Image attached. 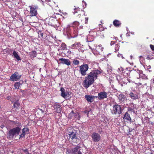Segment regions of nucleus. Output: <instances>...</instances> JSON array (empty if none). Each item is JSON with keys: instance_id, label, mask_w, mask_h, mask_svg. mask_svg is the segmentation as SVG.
I'll return each mask as SVG.
<instances>
[{"instance_id": "33", "label": "nucleus", "mask_w": 154, "mask_h": 154, "mask_svg": "<svg viewBox=\"0 0 154 154\" xmlns=\"http://www.w3.org/2000/svg\"><path fill=\"white\" fill-rule=\"evenodd\" d=\"M72 63L75 65H78L79 63V61L77 60L74 59L72 61Z\"/></svg>"}, {"instance_id": "10", "label": "nucleus", "mask_w": 154, "mask_h": 154, "mask_svg": "<svg viewBox=\"0 0 154 154\" xmlns=\"http://www.w3.org/2000/svg\"><path fill=\"white\" fill-rule=\"evenodd\" d=\"M60 91H61V96L64 98H65L66 97H69V96L70 95V93H71L69 91H68L67 90H65L64 88L63 87L60 88Z\"/></svg>"}, {"instance_id": "24", "label": "nucleus", "mask_w": 154, "mask_h": 154, "mask_svg": "<svg viewBox=\"0 0 154 154\" xmlns=\"http://www.w3.org/2000/svg\"><path fill=\"white\" fill-rule=\"evenodd\" d=\"M92 40L91 41H89L88 42H89L88 43V45L89 48L91 49H94V47H95L94 46L95 44L94 42H93V41L94 40V38H92Z\"/></svg>"}, {"instance_id": "5", "label": "nucleus", "mask_w": 154, "mask_h": 154, "mask_svg": "<svg viewBox=\"0 0 154 154\" xmlns=\"http://www.w3.org/2000/svg\"><path fill=\"white\" fill-rule=\"evenodd\" d=\"M80 145H77L76 147L71 149L68 152L69 154H82Z\"/></svg>"}, {"instance_id": "42", "label": "nucleus", "mask_w": 154, "mask_h": 154, "mask_svg": "<svg viewBox=\"0 0 154 154\" xmlns=\"http://www.w3.org/2000/svg\"><path fill=\"white\" fill-rule=\"evenodd\" d=\"M63 17L66 18L68 16V14L67 13L65 12L63 13Z\"/></svg>"}, {"instance_id": "59", "label": "nucleus", "mask_w": 154, "mask_h": 154, "mask_svg": "<svg viewBox=\"0 0 154 154\" xmlns=\"http://www.w3.org/2000/svg\"><path fill=\"white\" fill-rule=\"evenodd\" d=\"M128 69L127 68H126V70L127 69V70L128 71Z\"/></svg>"}, {"instance_id": "27", "label": "nucleus", "mask_w": 154, "mask_h": 154, "mask_svg": "<svg viewBox=\"0 0 154 154\" xmlns=\"http://www.w3.org/2000/svg\"><path fill=\"white\" fill-rule=\"evenodd\" d=\"M20 106V104L18 100H17L14 102L13 106V108H16V109H18Z\"/></svg>"}, {"instance_id": "28", "label": "nucleus", "mask_w": 154, "mask_h": 154, "mask_svg": "<svg viewBox=\"0 0 154 154\" xmlns=\"http://www.w3.org/2000/svg\"><path fill=\"white\" fill-rule=\"evenodd\" d=\"M13 54L15 58L18 60H21V58L20 56L18 55L17 52H16L15 51H14L13 53Z\"/></svg>"}, {"instance_id": "46", "label": "nucleus", "mask_w": 154, "mask_h": 154, "mask_svg": "<svg viewBox=\"0 0 154 154\" xmlns=\"http://www.w3.org/2000/svg\"><path fill=\"white\" fill-rule=\"evenodd\" d=\"M148 70L149 71V72H151V66L150 65H149L148 67Z\"/></svg>"}, {"instance_id": "2", "label": "nucleus", "mask_w": 154, "mask_h": 154, "mask_svg": "<svg viewBox=\"0 0 154 154\" xmlns=\"http://www.w3.org/2000/svg\"><path fill=\"white\" fill-rule=\"evenodd\" d=\"M67 136L68 140H71L72 143L74 145H75L80 142L79 139L77 138L76 135L77 132L74 129V127H70L67 129Z\"/></svg>"}, {"instance_id": "32", "label": "nucleus", "mask_w": 154, "mask_h": 154, "mask_svg": "<svg viewBox=\"0 0 154 154\" xmlns=\"http://www.w3.org/2000/svg\"><path fill=\"white\" fill-rule=\"evenodd\" d=\"M20 85V82H16L14 85V87L15 89H18L19 88Z\"/></svg>"}, {"instance_id": "11", "label": "nucleus", "mask_w": 154, "mask_h": 154, "mask_svg": "<svg viewBox=\"0 0 154 154\" xmlns=\"http://www.w3.org/2000/svg\"><path fill=\"white\" fill-rule=\"evenodd\" d=\"M30 16H36L37 14V10L38 8L35 6H30Z\"/></svg>"}, {"instance_id": "30", "label": "nucleus", "mask_w": 154, "mask_h": 154, "mask_svg": "<svg viewBox=\"0 0 154 154\" xmlns=\"http://www.w3.org/2000/svg\"><path fill=\"white\" fill-rule=\"evenodd\" d=\"M79 46V44L78 42H75L74 44L72 45L71 46V48L72 49H74L77 48Z\"/></svg>"}, {"instance_id": "41", "label": "nucleus", "mask_w": 154, "mask_h": 154, "mask_svg": "<svg viewBox=\"0 0 154 154\" xmlns=\"http://www.w3.org/2000/svg\"><path fill=\"white\" fill-rule=\"evenodd\" d=\"M23 131H25V132H26V133H27V134L28 133L29 131V129L27 128H24L23 129Z\"/></svg>"}, {"instance_id": "7", "label": "nucleus", "mask_w": 154, "mask_h": 154, "mask_svg": "<svg viewBox=\"0 0 154 154\" xmlns=\"http://www.w3.org/2000/svg\"><path fill=\"white\" fill-rule=\"evenodd\" d=\"M134 74L137 79L141 78L146 80L148 79L147 76L145 74H143V71L142 70H140L138 71V72L135 71Z\"/></svg>"}, {"instance_id": "17", "label": "nucleus", "mask_w": 154, "mask_h": 154, "mask_svg": "<svg viewBox=\"0 0 154 154\" xmlns=\"http://www.w3.org/2000/svg\"><path fill=\"white\" fill-rule=\"evenodd\" d=\"M129 95V97L133 100H136L139 98L138 95L135 92L131 91Z\"/></svg>"}, {"instance_id": "12", "label": "nucleus", "mask_w": 154, "mask_h": 154, "mask_svg": "<svg viewBox=\"0 0 154 154\" xmlns=\"http://www.w3.org/2000/svg\"><path fill=\"white\" fill-rule=\"evenodd\" d=\"M108 93L105 91H102L99 93L98 94V96L97 97L98 99L101 100L105 98H106L107 97Z\"/></svg>"}, {"instance_id": "23", "label": "nucleus", "mask_w": 154, "mask_h": 154, "mask_svg": "<svg viewBox=\"0 0 154 154\" xmlns=\"http://www.w3.org/2000/svg\"><path fill=\"white\" fill-rule=\"evenodd\" d=\"M103 48L102 47L101 45H100L96 47L95 50L97 53L100 54V53L103 51Z\"/></svg>"}, {"instance_id": "53", "label": "nucleus", "mask_w": 154, "mask_h": 154, "mask_svg": "<svg viewBox=\"0 0 154 154\" xmlns=\"http://www.w3.org/2000/svg\"><path fill=\"white\" fill-rule=\"evenodd\" d=\"M1 127L2 128H3L4 127V125H1Z\"/></svg>"}, {"instance_id": "47", "label": "nucleus", "mask_w": 154, "mask_h": 154, "mask_svg": "<svg viewBox=\"0 0 154 154\" xmlns=\"http://www.w3.org/2000/svg\"><path fill=\"white\" fill-rule=\"evenodd\" d=\"M117 56L119 57H122V58L123 57V55H122V54H118V55H117Z\"/></svg>"}, {"instance_id": "21", "label": "nucleus", "mask_w": 154, "mask_h": 154, "mask_svg": "<svg viewBox=\"0 0 154 154\" xmlns=\"http://www.w3.org/2000/svg\"><path fill=\"white\" fill-rule=\"evenodd\" d=\"M123 119L124 120H126V122L128 121L130 122H131V119L130 114L127 112L125 113Z\"/></svg>"}, {"instance_id": "8", "label": "nucleus", "mask_w": 154, "mask_h": 154, "mask_svg": "<svg viewBox=\"0 0 154 154\" xmlns=\"http://www.w3.org/2000/svg\"><path fill=\"white\" fill-rule=\"evenodd\" d=\"M70 27L67 29V32L70 35L72 38H74L77 37L78 35V29L77 27L74 28L71 32H69V29Z\"/></svg>"}, {"instance_id": "3", "label": "nucleus", "mask_w": 154, "mask_h": 154, "mask_svg": "<svg viewBox=\"0 0 154 154\" xmlns=\"http://www.w3.org/2000/svg\"><path fill=\"white\" fill-rule=\"evenodd\" d=\"M21 129L19 127H16L10 129L7 134L8 138L12 139L18 136L20 132Z\"/></svg>"}, {"instance_id": "18", "label": "nucleus", "mask_w": 154, "mask_h": 154, "mask_svg": "<svg viewBox=\"0 0 154 154\" xmlns=\"http://www.w3.org/2000/svg\"><path fill=\"white\" fill-rule=\"evenodd\" d=\"M54 108L56 110V112L60 113L61 111L62 107L61 106L57 103H55L54 105Z\"/></svg>"}, {"instance_id": "29", "label": "nucleus", "mask_w": 154, "mask_h": 154, "mask_svg": "<svg viewBox=\"0 0 154 154\" xmlns=\"http://www.w3.org/2000/svg\"><path fill=\"white\" fill-rule=\"evenodd\" d=\"M82 11L79 8H77L74 9L73 14H75L76 13H80L82 12Z\"/></svg>"}, {"instance_id": "37", "label": "nucleus", "mask_w": 154, "mask_h": 154, "mask_svg": "<svg viewBox=\"0 0 154 154\" xmlns=\"http://www.w3.org/2000/svg\"><path fill=\"white\" fill-rule=\"evenodd\" d=\"M62 49L63 50H66V44L64 43H62L61 44Z\"/></svg>"}, {"instance_id": "54", "label": "nucleus", "mask_w": 154, "mask_h": 154, "mask_svg": "<svg viewBox=\"0 0 154 154\" xmlns=\"http://www.w3.org/2000/svg\"><path fill=\"white\" fill-rule=\"evenodd\" d=\"M51 0H45V1H48V2H50L51 1Z\"/></svg>"}, {"instance_id": "19", "label": "nucleus", "mask_w": 154, "mask_h": 154, "mask_svg": "<svg viewBox=\"0 0 154 154\" xmlns=\"http://www.w3.org/2000/svg\"><path fill=\"white\" fill-rule=\"evenodd\" d=\"M59 61H61V63L63 64H65L67 66H69L71 64V62L68 59H66L63 58L59 60Z\"/></svg>"}, {"instance_id": "35", "label": "nucleus", "mask_w": 154, "mask_h": 154, "mask_svg": "<svg viewBox=\"0 0 154 154\" xmlns=\"http://www.w3.org/2000/svg\"><path fill=\"white\" fill-rule=\"evenodd\" d=\"M119 48V45L118 44H116L115 46V49L116 51H118Z\"/></svg>"}, {"instance_id": "55", "label": "nucleus", "mask_w": 154, "mask_h": 154, "mask_svg": "<svg viewBox=\"0 0 154 154\" xmlns=\"http://www.w3.org/2000/svg\"><path fill=\"white\" fill-rule=\"evenodd\" d=\"M142 57H143L141 56H140V58H142Z\"/></svg>"}, {"instance_id": "34", "label": "nucleus", "mask_w": 154, "mask_h": 154, "mask_svg": "<svg viewBox=\"0 0 154 154\" xmlns=\"http://www.w3.org/2000/svg\"><path fill=\"white\" fill-rule=\"evenodd\" d=\"M79 24V22L77 21H74L73 24L72 25L73 26H78Z\"/></svg>"}, {"instance_id": "43", "label": "nucleus", "mask_w": 154, "mask_h": 154, "mask_svg": "<svg viewBox=\"0 0 154 154\" xmlns=\"http://www.w3.org/2000/svg\"><path fill=\"white\" fill-rule=\"evenodd\" d=\"M25 135L22 133L20 135V138H22L24 137Z\"/></svg>"}, {"instance_id": "45", "label": "nucleus", "mask_w": 154, "mask_h": 154, "mask_svg": "<svg viewBox=\"0 0 154 154\" xmlns=\"http://www.w3.org/2000/svg\"><path fill=\"white\" fill-rule=\"evenodd\" d=\"M153 58L152 57H150L149 56V55H147L146 57V59L148 60H151Z\"/></svg>"}, {"instance_id": "40", "label": "nucleus", "mask_w": 154, "mask_h": 154, "mask_svg": "<svg viewBox=\"0 0 154 154\" xmlns=\"http://www.w3.org/2000/svg\"><path fill=\"white\" fill-rule=\"evenodd\" d=\"M89 112H90V111L86 110L82 112L83 113H84L85 114H86L87 116H88Z\"/></svg>"}, {"instance_id": "38", "label": "nucleus", "mask_w": 154, "mask_h": 154, "mask_svg": "<svg viewBox=\"0 0 154 154\" xmlns=\"http://www.w3.org/2000/svg\"><path fill=\"white\" fill-rule=\"evenodd\" d=\"M4 51L6 53L9 54L11 51V49L9 48H6L4 50Z\"/></svg>"}, {"instance_id": "6", "label": "nucleus", "mask_w": 154, "mask_h": 154, "mask_svg": "<svg viewBox=\"0 0 154 154\" xmlns=\"http://www.w3.org/2000/svg\"><path fill=\"white\" fill-rule=\"evenodd\" d=\"M89 68L88 65L86 64H83L79 67V72L82 76H85L86 74V72Z\"/></svg>"}, {"instance_id": "60", "label": "nucleus", "mask_w": 154, "mask_h": 154, "mask_svg": "<svg viewBox=\"0 0 154 154\" xmlns=\"http://www.w3.org/2000/svg\"><path fill=\"white\" fill-rule=\"evenodd\" d=\"M153 108H154V106L153 107Z\"/></svg>"}, {"instance_id": "39", "label": "nucleus", "mask_w": 154, "mask_h": 154, "mask_svg": "<svg viewBox=\"0 0 154 154\" xmlns=\"http://www.w3.org/2000/svg\"><path fill=\"white\" fill-rule=\"evenodd\" d=\"M154 87V79H151V80L150 87Z\"/></svg>"}, {"instance_id": "25", "label": "nucleus", "mask_w": 154, "mask_h": 154, "mask_svg": "<svg viewBox=\"0 0 154 154\" xmlns=\"http://www.w3.org/2000/svg\"><path fill=\"white\" fill-rule=\"evenodd\" d=\"M113 23L114 26L117 27L121 26L122 24L119 21L117 20H114L113 22Z\"/></svg>"}, {"instance_id": "13", "label": "nucleus", "mask_w": 154, "mask_h": 154, "mask_svg": "<svg viewBox=\"0 0 154 154\" xmlns=\"http://www.w3.org/2000/svg\"><path fill=\"white\" fill-rule=\"evenodd\" d=\"M68 116V118L69 119H78L79 118V115L77 112H74L73 111H72L69 114Z\"/></svg>"}, {"instance_id": "51", "label": "nucleus", "mask_w": 154, "mask_h": 154, "mask_svg": "<svg viewBox=\"0 0 154 154\" xmlns=\"http://www.w3.org/2000/svg\"><path fill=\"white\" fill-rule=\"evenodd\" d=\"M142 85V83H140V82H139L137 83V85L138 86H140V85Z\"/></svg>"}, {"instance_id": "31", "label": "nucleus", "mask_w": 154, "mask_h": 154, "mask_svg": "<svg viewBox=\"0 0 154 154\" xmlns=\"http://www.w3.org/2000/svg\"><path fill=\"white\" fill-rule=\"evenodd\" d=\"M77 19L79 20L82 21V19H84V17L83 15H82L81 13H79L77 17Z\"/></svg>"}, {"instance_id": "15", "label": "nucleus", "mask_w": 154, "mask_h": 154, "mask_svg": "<svg viewBox=\"0 0 154 154\" xmlns=\"http://www.w3.org/2000/svg\"><path fill=\"white\" fill-rule=\"evenodd\" d=\"M49 23L50 25L54 27H55L57 26L58 22L55 19L50 18L49 21Z\"/></svg>"}, {"instance_id": "9", "label": "nucleus", "mask_w": 154, "mask_h": 154, "mask_svg": "<svg viewBox=\"0 0 154 154\" xmlns=\"http://www.w3.org/2000/svg\"><path fill=\"white\" fill-rule=\"evenodd\" d=\"M91 136L92 140L94 142H98L101 139V136L100 134L97 132H94Z\"/></svg>"}, {"instance_id": "48", "label": "nucleus", "mask_w": 154, "mask_h": 154, "mask_svg": "<svg viewBox=\"0 0 154 154\" xmlns=\"http://www.w3.org/2000/svg\"><path fill=\"white\" fill-rule=\"evenodd\" d=\"M115 43V42L113 41H112L110 43V45H112Z\"/></svg>"}, {"instance_id": "1", "label": "nucleus", "mask_w": 154, "mask_h": 154, "mask_svg": "<svg viewBox=\"0 0 154 154\" xmlns=\"http://www.w3.org/2000/svg\"><path fill=\"white\" fill-rule=\"evenodd\" d=\"M102 70H92L85 77V79L83 81V85L86 89L88 88L93 84L94 80L97 79L98 75H99L102 72Z\"/></svg>"}, {"instance_id": "16", "label": "nucleus", "mask_w": 154, "mask_h": 154, "mask_svg": "<svg viewBox=\"0 0 154 154\" xmlns=\"http://www.w3.org/2000/svg\"><path fill=\"white\" fill-rule=\"evenodd\" d=\"M119 102L120 103H124L127 100V98L123 94H120L118 96Z\"/></svg>"}, {"instance_id": "58", "label": "nucleus", "mask_w": 154, "mask_h": 154, "mask_svg": "<svg viewBox=\"0 0 154 154\" xmlns=\"http://www.w3.org/2000/svg\"><path fill=\"white\" fill-rule=\"evenodd\" d=\"M99 26L100 27V26H102V25H101V24H100V25H99Z\"/></svg>"}, {"instance_id": "22", "label": "nucleus", "mask_w": 154, "mask_h": 154, "mask_svg": "<svg viewBox=\"0 0 154 154\" xmlns=\"http://www.w3.org/2000/svg\"><path fill=\"white\" fill-rule=\"evenodd\" d=\"M135 108V105L133 103H130L128 108V112H134V109Z\"/></svg>"}, {"instance_id": "52", "label": "nucleus", "mask_w": 154, "mask_h": 154, "mask_svg": "<svg viewBox=\"0 0 154 154\" xmlns=\"http://www.w3.org/2000/svg\"><path fill=\"white\" fill-rule=\"evenodd\" d=\"M127 81L128 82H131V80L127 78Z\"/></svg>"}, {"instance_id": "44", "label": "nucleus", "mask_w": 154, "mask_h": 154, "mask_svg": "<svg viewBox=\"0 0 154 154\" xmlns=\"http://www.w3.org/2000/svg\"><path fill=\"white\" fill-rule=\"evenodd\" d=\"M85 24H87L88 23V17H86L85 18Z\"/></svg>"}, {"instance_id": "26", "label": "nucleus", "mask_w": 154, "mask_h": 154, "mask_svg": "<svg viewBox=\"0 0 154 154\" xmlns=\"http://www.w3.org/2000/svg\"><path fill=\"white\" fill-rule=\"evenodd\" d=\"M29 54L31 58H33L36 57L37 53L35 51H32L29 52Z\"/></svg>"}, {"instance_id": "56", "label": "nucleus", "mask_w": 154, "mask_h": 154, "mask_svg": "<svg viewBox=\"0 0 154 154\" xmlns=\"http://www.w3.org/2000/svg\"><path fill=\"white\" fill-rule=\"evenodd\" d=\"M84 3H85V6H86V3L85 2H84Z\"/></svg>"}, {"instance_id": "49", "label": "nucleus", "mask_w": 154, "mask_h": 154, "mask_svg": "<svg viewBox=\"0 0 154 154\" xmlns=\"http://www.w3.org/2000/svg\"><path fill=\"white\" fill-rule=\"evenodd\" d=\"M22 133L24 134V135H25L26 134H27V133H26L25 131H23V129L22 130Z\"/></svg>"}, {"instance_id": "36", "label": "nucleus", "mask_w": 154, "mask_h": 154, "mask_svg": "<svg viewBox=\"0 0 154 154\" xmlns=\"http://www.w3.org/2000/svg\"><path fill=\"white\" fill-rule=\"evenodd\" d=\"M38 34L43 38H45V36H44V33L41 31H39L38 32Z\"/></svg>"}, {"instance_id": "50", "label": "nucleus", "mask_w": 154, "mask_h": 154, "mask_svg": "<svg viewBox=\"0 0 154 154\" xmlns=\"http://www.w3.org/2000/svg\"><path fill=\"white\" fill-rule=\"evenodd\" d=\"M11 122H12L13 123H14V124H16V122H14V121H11Z\"/></svg>"}, {"instance_id": "14", "label": "nucleus", "mask_w": 154, "mask_h": 154, "mask_svg": "<svg viewBox=\"0 0 154 154\" xmlns=\"http://www.w3.org/2000/svg\"><path fill=\"white\" fill-rule=\"evenodd\" d=\"M21 75L18 74L17 72H15L12 74L10 77V80L17 81L20 79Z\"/></svg>"}, {"instance_id": "4", "label": "nucleus", "mask_w": 154, "mask_h": 154, "mask_svg": "<svg viewBox=\"0 0 154 154\" xmlns=\"http://www.w3.org/2000/svg\"><path fill=\"white\" fill-rule=\"evenodd\" d=\"M111 113L113 115H120L122 113L121 106L116 103L113 105L112 109L111 110Z\"/></svg>"}, {"instance_id": "57", "label": "nucleus", "mask_w": 154, "mask_h": 154, "mask_svg": "<svg viewBox=\"0 0 154 154\" xmlns=\"http://www.w3.org/2000/svg\"><path fill=\"white\" fill-rule=\"evenodd\" d=\"M130 57H131V59H132V56H130Z\"/></svg>"}, {"instance_id": "20", "label": "nucleus", "mask_w": 154, "mask_h": 154, "mask_svg": "<svg viewBox=\"0 0 154 154\" xmlns=\"http://www.w3.org/2000/svg\"><path fill=\"white\" fill-rule=\"evenodd\" d=\"M97 97V96L86 95L85 96V98L87 101L92 102L94 101V98Z\"/></svg>"}]
</instances>
